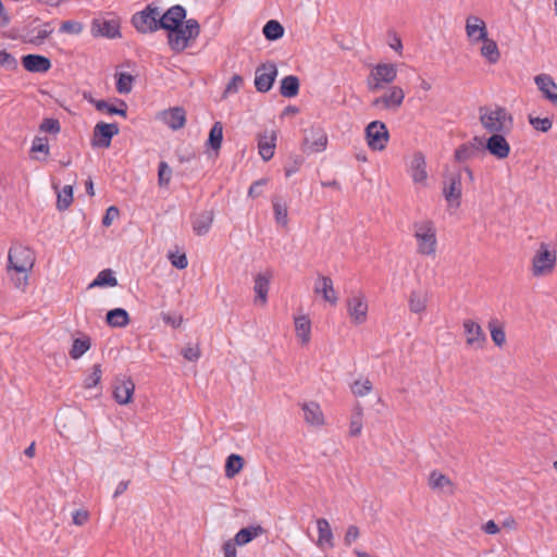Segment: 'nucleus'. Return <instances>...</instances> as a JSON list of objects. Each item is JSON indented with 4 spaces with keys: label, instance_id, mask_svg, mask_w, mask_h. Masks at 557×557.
Returning <instances> with one entry per match:
<instances>
[{
    "label": "nucleus",
    "instance_id": "nucleus-43",
    "mask_svg": "<svg viewBox=\"0 0 557 557\" xmlns=\"http://www.w3.org/2000/svg\"><path fill=\"white\" fill-rule=\"evenodd\" d=\"M481 41H483V46L481 48L482 55L485 57L490 63H495L499 59V50L496 42L487 37H485V39H481Z\"/></svg>",
    "mask_w": 557,
    "mask_h": 557
},
{
    "label": "nucleus",
    "instance_id": "nucleus-61",
    "mask_svg": "<svg viewBox=\"0 0 557 557\" xmlns=\"http://www.w3.org/2000/svg\"><path fill=\"white\" fill-rule=\"evenodd\" d=\"M52 32H53V28L51 27V24L45 23L44 29L39 30L38 34L34 38L29 39V41L33 44H37V45L41 44L46 38H48L51 35Z\"/></svg>",
    "mask_w": 557,
    "mask_h": 557
},
{
    "label": "nucleus",
    "instance_id": "nucleus-38",
    "mask_svg": "<svg viewBox=\"0 0 557 557\" xmlns=\"http://www.w3.org/2000/svg\"><path fill=\"white\" fill-rule=\"evenodd\" d=\"M480 153L478 152V148L469 146L467 143L458 146L454 152V159L458 163L467 162L471 159H474Z\"/></svg>",
    "mask_w": 557,
    "mask_h": 557
},
{
    "label": "nucleus",
    "instance_id": "nucleus-49",
    "mask_svg": "<svg viewBox=\"0 0 557 557\" xmlns=\"http://www.w3.org/2000/svg\"><path fill=\"white\" fill-rule=\"evenodd\" d=\"M362 430V409L360 406L356 408V412L351 417L349 434L351 436L360 435Z\"/></svg>",
    "mask_w": 557,
    "mask_h": 557
},
{
    "label": "nucleus",
    "instance_id": "nucleus-62",
    "mask_svg": "<svg viewBox=\"0 0 557 557\" xmlns=\"http://www.w3.org/2000/svg\"><path fill=\"white\" fill-rule=\"evenodd\" d=\"M183 357L188 361H197L200 357V348L199 345L188 346L182 351Z\"/></svg>",
    "mask_w": 557,
    "mask_h": 557
},
{
    "label": "nucleus",
    "instance_id": "nucleus-50",
    "mask_svg": "<svg viewBox=\"0 0 557 557\" xmlns=\"http://www.w3.org/2000/svg\"><path fill=\"white\" fill-rule=\"evenodd\" d=\"M243 85L244 78L240 75L235 74L227 83L223 91L222 98L225 99L228 95L237 94Z\"/></svg>",
    "mask_w": 557,
    "mask_h": 557
},
{
    "label": "nucleus",
    "instance_id": "nucleus-22",
    "mask_svg": "<svg viewBox=\"0 0 557 557\" xmlns=\"http://www.w3.org/2000/svg\"><path fill=\"white\" fill-rule=\"evenodd\" d=\"M267 530L260 525H249L240 529L234 536L238 546H244L252 542L256 537L264 534Z\"/></svg>",
    "mask_w": 557,
    "mask_h": 557
},
{
    "label": "nucleus",
    "instance_id": "nucleus-3",
    "mask_svg": "<svg viewBox=\"0 0 557 557\" xmlns=\"http://www.w3.org/2000/svg\"><path fill=\"white\" fill-rule=\"evenodd\" d=\"M132 24L141 34L162 29L160 27L162 25L160 22V9L153 3L148 4L143 11L136 12L132 16Z\"/></svg>",
    "mask_w": 557,
    "mask_h": 557
},
{
    "label": "nucleus",
    "instance_id": "nucleus-34",
    "mask_svg": "<svg viewBox=\"0 0 557 557\" xmlns=\"http://www.w3.org/2000/svg\"><path fill=\"white\" fill-rule=\"evenodd\" d=\"M317 527L319 533L318 545H322L325 542L330 547H333V532L329 521L325 518H319Z\"/></svg>",
    "mask_w": 557,
    "mask_h": 557
},
{
    "label": "nucleus",
    "instance_id": "nucleus-8",
    "mask_svg": "<svg viewBox=\"0 0 557 557\" xmlns=\"http://www.w3.org/2000/svg\"><path fill=\"white\" fill-rule=\"evenodd\" d=\"M556 264V252L549 251L545 244H541L540 249L532 260L533 275L539 276L550 272Z\"/></svg>",
    "mask_w": 557,
    "mask_h": 557
},
{
    "label": "nucleus",
    "instance_id": "nucleus-60",
    "mask_svg": "<svg viewBox=\"0 0 557 557\" xmlns=\"http://www.w3.org/2000/svg\"><path fill=\"white\" fill-rule=\"evenodd\" d=\"M10 273H11V280L16 288L24 289L27 286L28 272L20 273V275H17L16 272H10Z\"/></svg>",
    "mask_w": 557,
    "mask_h": 557
},
{
    "label": "nucleus",
    "instance_id": "nucleus-25",
    "mask_svg": "<svg viewBox=\"0 0 557 557\" xmlns=\"http://www.w3.org/2000/svg\"><path fill=\"white\" fill-rule=\"evenodd\" d=\"M302 410L305 413V420L307 423L311 425H323L324 417L323 412L320 408V405L315 401L306 403L302 405Z\"/></svg>",
    "mask_w": 557,
    "mask_h": 557
},
{
    "label": "nucleus",
    "instance_id": "nucleus-63",
    "mask_svg": "<svg viewBox=\"0 0 557 557\" xmlns=\"http://www.w3.org/2000/svg\"><path fill=\"white\" fill-rule=\"evenodd\" d=\"M360 535L359 528L357 525H349L344 536V543L346 546H350Z\"/></svg>",
    "mask_w": 557,
    "mask_h": 557
},
{
    "label": "nucleus",
    "instance_id": "nucleus-10",
    "mask_svg": "<svg viewBox=\"0 0 557 557\" xmlns=\"http://www.w3.org/2000/svg\"><path fill=\"white\" fill-rule=\"evenodd\" d=\"M443 195L445 200L453 207L460 206L462 185L460 171L448 175L444 181Z\"/></svg>",
    "mask_w": 557,
    "mask_h": 557
},
{
    "label": "nucleus",
    "instance_id": "nucleus-15",
    "mask_svg": "<svg viewBox=\"0 0 557 557\" xmlns=\"http://www.w3.org/2000/svg\"><path fill=\"white\" fill-rule=\"evenodd\" d=\"M159 116L173 131H178L186 124V111L183 107L163 110Z\"/></svg>",
    "mask_w": 557,
    "mask_h": 557
},
{
    "label": "nucleus",
    "instance_id": "nucleus-39",
    "mask_svg": "<svg viewBox=\"0 0 557 557\" xmlns=\"http://www.w3.org/2000/svg\"><path fill=\"white\" fill-rule=\"evenodd\" d=\"M278 72H262L255 78V86L259 92H268L276 78Z\"/></svg>",
    "mask_w": 557,
    "mask_h": 557
},
{
    "label": "nucleus",
    "instance_id": "nucleus-51",
    "mask_svg": "<svg viewBox=\"0 0 557 557\" xmlns=\"http://www.w3.org/2000/svg\"><path fill=\"white\" fill-rule=\"evenodd\" d=\"M32 152H41L45 154L42 160H46V158L49 154V144L47 137H35L32 145ZM36 159L41 160V158L37 157Z\"/></svg>",
    "mask_w": 557,
    "mask_h": 557
},
{
    "label": "nucleus",
    "instance_id": "nucleus-14",
    "mask_svg": "<svg viewBox=\"0 0 557 557\" xmlns=\"http://www.w3.org/2000/svg\"><path fill=\"white\" fill-rule=\"evenodd\" d=\"M186 9L181 4L169 8L163 14L160 13V22L162 29L172 28L174 26L184 25L186 20Z\"/></svg>",
    "mask_w": 557,
    "mask_h": 557
},
{
    "label": "nucleus",
    "instance_id": "nucleus-44",
    "mask_svg": "<svg viewBox=\"0 0 557 557\" xmlns=\"http://www.w3.org/2000/svg\"><path fill=\"white\" fill-rule=\"evenodd\" d=\"M117 285V280L116 277L113 275V272L112 270L110 269H106V270H102L98 276L95 278V281L89 285V287H95V286H100V287H103V286H109V287H114Z\"/></svg>",
    "mask_w": 557,
    "mask_h": 557
},
{
    "label": "nucleus",
    "instance_id": "nucleus-64",
    "mask_svg": "<svg viewBox=\"0 0 557 557\" xmlns=\"http://www.w3.org/2000/svg\"><path fill=\"white\" fill-rule=\"evenodd\" d=\"M236 546H238V544L236 543L235 539L226 541L222 546L224 556L225 557H237Z\"/></svg>",
    "mask_w": 557,
    "mask_h": 557
},
{
    "label": "nucleus",
    "instance_id": "nucleus-57",
    "mask_svg": "<svg viewBox=\"0 0 557 557\" xmlns=\"http://www.w3.org/2000/svg\"><path fill=\"white\" fill-rule=\"evenodd\" d=\"M372 389V383L369 380L364 381H356L352 386L351 391L354 395L356 396H364Z\"/></svg>",
    "mask_w": 557,
    "mask_h": 557
},
{
    "label": "nucleus",
    "instance_id": "nucleus-5",
    "mask_svg": "<svg viewBox=\"0 0 557 557\" xmlns=\"http://www.w3.org/2000/svg\"><path fill=\"white\" fill-rule=\"evenodd\" d=\"M34 263V252L29 248L22 245L10 248L8 258L9 272H16L17 275L23 272H29Z\"/></svg>",
    "mask_w": 557,
    "mask_h": 557
},
{
    "label": "nucleus",
    "instance_id": "nucleus-9",
    "mask_svg": "<svg viewBox=\"0 0 557 557\" xmlns=\"http://www.w3.org/2000/svg\"><path fill=\"white\" fill-rule=\"evenodd\" d=\"M120 133L116 123L99 122L94 128L91 145L94 147L109 148L112 138Z\"/></svg>",
    "mask_w": 557,
    "mask_h": 557
},
{
    "label": "nucleus",
    "instance_id": "nucleus-29",
    "mask_svg": "<svg viewBox=\"0 0 557 557\" xmlns=\"http://www.w3.org/2000/svg\"><path fill=\"white\" fill-rule=\"evenodd\" d=\"M275 140H276V135L274 132H272L270 137H268L267 135H263V136L260 135L259 141H258V148H259V153L264 161H269L270 159H272V157L274 154V149H275Z\"/></svg>",
    "mask_w": 557,
    "mask_h": 557
},
{
    "label": "nucleus",
    "instance_id": "nucleus-16",
    "mask_svg": "<svg viewBox=\"0 0 557 557\" xmlns=\"http://www.w3.org/2000/svg\"><path fill=\"white\" fill-rule=\"evenodd\" d=\"M135 391V383L131 377L117 380L114 389L113 397L120 405H127L132 401Z\"/></svg>",
    "mask_w": 557,
    "mask_h": 557
},
{
    "label": "nucleus",
    "instance_id": "nucleus-55",
    "mask_svg": "<svg viewBox=\"0 0 557 557\" xmlns=\"http://www.w3.org/2000/svg\"><path fill=\"white\" fill-rule=\"evenodd\" d=\"M0 66L5 67L7 70H16L17 69L16 59L11 53H8L4 49H1V48H0Z\"/></svg>",
    "mask_w": 557,
    "mask_h": 557
},
{
    "label": "nucleus",
    "instance_id": "nucleus-45",
    "mask_svg": "<svg viewBox=\"0 0 557 557\" xmlns=\"http://www.w3.org/2000/svg\"><path fill=\"white\" fill-rule=\"evenodd\" d=\"M73 202V186L65 185L61 191L58 193L57 208L59 211L66 210Z\"/></svg>",
    "mask_w": 557,
    "mask_h": 557
},
{
    "label": "nucleus",
    "instance_id": "nucleus-46",
    "mask_svg": "<svg viewBox=\"0 0 557 557\" xmlns=\"http://www.w3.org/2000/svg\"><path fill=\"white\" fill-rule=\"evenodd\" d=\"M172 177V169L165 161H161L158 168V185L160 187H166L170 184Z\"/></svg>",
    "mask_w": 557,
    "mask_h": 557
},
{
    "label": "nucleus",
    "instance_id": "nucleus-17",
    "mask_svg": "<svg viewBox=\"0 0 557 557\" xmlns=\"http://www.w3.org/2000/svg\"><path fill=\"white\" fill-rule=\"evenodd\" d=\"M347 306L354 323L361 324L367 320L368 304L363 295L360 294L348 299Z\"/></svg>",
    "mask_w": 557,
    "mask_h": 557
},
{
    "label": "nucleus",
    "instance_id": "nucleus-56",
    "mask_svg": "<svg viewBox=\"0 0 557 557\" xmlns=\"http://www.w3.org/2000/svg\"><path fill=\"white\" fill-rule=\"evenodd\" d=\"M83 30V24L76 21H64L60 26L61 33L77 35Z\"/></svg>",
    "mask_w": 557,
    "mask_h": 557
},
{
    "label": "nucleus",
    "instance_id": "nucleus-58",
    "mask_svg": "<svg viewBox=\"0 0 557 557\" xmlns=\"http://www.w3.org/2000/svg\"><path fill=\"white\" fill-rule=\"evenodd\" d=\"M169 259L171 261V264L178 270H184L188 265V260L185 253L170 252Z\"/></svg>",
    "mask_w": 557,
    "mask_h": 557
},
{
    "label": "nucleus",
    "instance_id": "nucleus-28",
    "mask_svg": "<svg viewBox=\"0 0 557 557\" xmlns=\"http://www.w3.org/2000/svg\"><path fill=\"white\" fill-rule=\"evenodd\" d=\"M106 321L112 327H124L129 323L131 319L125 309L115 308L107 312Z\"/></svg>",
    "mask_w": 557,
    "mask_h": 557
},
{
    "label": "nucleus",
    "instance_id": "nucleus-27",
    "mask_svg": "<svg viewBox=\"0 0 557 557\" xmlns=\"http://www.w3.org/2000/svg\"><path fill=\"white\" fill-rule=\"evenodd\" d=\"M319 281L322 283V285L320 286L319 284H317L314 287V292L317 294H322L323 299L325 301H329L330 304L335 305L337 302L338 298H337L336 292L334 290L333 282H332L331 277L322 275L319 277Z\"/></svg>",
    "mask_w": 557,
    "mask_h": 557
},
{
    "label": "nucleus",
    "instance_id": "nucleus-37",
    "mask_svg": "<svg viewBox=\"0 0 557 557\" xmlns=\"http://www.w3.org/2000/svg\"><path fill=\"white\" fill-rule=\"evenodd\" d=\"M91 339L87 335L75 338L70 350V357L74 360L79 359L85 352L90 349Z\"/></svg>",
    "mask_w": 557,
    "mask_h": 557
},
{
    "label": "nucleus",
    "instance_id": "nucleus-31",
    "mask_svg": "<svg viewBox=\"0 0 557 557\" xmlns=\"http://www.w3.org/2000/svg\"><path fill=\"white\" fill-rule=\"evenodd\" d=\"M295 331L301 344H308L310 342L311 334V322L308 317L300 315L295 318Z\"/></svg>",
    "mask_w": 557,
    "mask_h": 557
},
{
    "label": "nucleus",
    "instance_id": "nucleus-20",
    "mask_svg": "<svg viewBox=\"0 0 557 557\" xmlns=\"http://www.w3.org/2000/svg\"><path fill=\"white\" fill-rule=\"evenodd\" d=\"M534 81L544 97L557 103V84L553 78L547 74H540L534 78Z\"/></svg>",
    "mask_w": 557,
    "mask_h": 557
},
{
    "label": "nucleus",
    "instance_id": "nucleus-21",
    "mask_svg": "<svg viewBox=\"0 0 557 557\" xmlns=\"http://www.w3.org/2000/svg\"><path fill=\"white\" fill-rule=\"evenodd\" d=\"M214 220L213 210L203 211L193 218L191 225L194 232L201 236L209 232Z\"/></svg>",
    "mask_w": 557,
    "mask_h": 557
},
{
    "label": "nucleus",
    "instance_id": "nucleus-53",
    "mask_svg": "<svg viewBox=\"0 0 557 557\" xmlns=\"http://www.w3.org/2000/svg\"><path fill=\"white\" fill-rule=\"evenodd\" d=\"M40 132L49 133V134H58L61 131V125L58 119L46 117L42 120L40 126Z\"/></svg>",
    "mask_w": 557,
    "mask_h": 557
},
{
    "label": "nucleus",
    "instance_id": "nucleus-4",
    "mask_svg": "<svg viewBox=\"0 0 557 557\" xmlns=\"http://www.w3.org/2000/svg\"><path fill=\"white\" fill-rule=\"evenodd\" d=\"M414 237L418 242V252L421 255H434L436 248V231L432 221L416 222Z\"/></svg>",
    "mask_w": 557,
    "mask_h": 557
},
{
    "label": "nucleus",
    "instance_id": "nucleus-54",
    "mask_svg": "<svg viewBox=\"0 0 557 557\" xmlns=\"http://www.w3.org/2000/svg\"><path fill=\"white\" fill-rule=\"evenodd\" d=\"M101 374H102L101 366L95 364L92 367V372L84 380V386L86 388H91V387L97 386L101 380Z\"/></svg>",
    "mask_w": 557,
    "mask_h": 557
},
{
    "label": "nucleus",
    "instance_id": "nucleus-30",
    "mask_svg": "<svg viewBox=\"0 0 557 557\" xmlns=\"http://www.w3.org/2000/svg\"><path fill=\"white\" fill-rule=\"evenodd\" d=\"M299 78L288 75L281 81L280 94L285 98H293L299 92Z\"/></svg>",
    "mask_w": 557,
    "mask_h": 557
},
{
    "label": "nucleus",
    "instance_id": "nucleus-59",
    "mask_svg": "<svg viewBox=\"0 0 557 557\" xmlns=\"http://www.w3.org/2000/svg\"><path fill=\"white\" fill-rule=\"evenodd\" d=\"M119 215H120V210H119V208H117V207H115V206H110V207L107 209V211H106V213H104V215H103V218H102V225H103V226H106V227L110 226V225L112 224V222H113L115 219H117V218H119Z\"/></svg>",
    "mask_w": 557,
    "mask_h": 557
},
{
    "label": "nucleus",
    "instance_id": "nucleus-2",
    "mask_svg": "<svg viewBox=\"0 0 557 557\" xmlns=\"http://www.w3.org/2000/svg\"><path fill=\"white\" fill-rule=\"evenodd\" d=\"M168 42L173 51L181 52L188 47L189 40L196 39L200 34V25L197 20L189 18L184 25L165 29Z\"/></svg>",
    "mask_w": 557,
    "mask_h": 557
},
{
    "label": "nucleus",
    "instance_id": "nucleus-47",
    "mask_svg": "<svg viewBox=\"0 0 557 557\" xmlns=\"http://www.w3.org/2000/svg\"><path fill=\"white\" fill-rule=\"evenodd\" d=\"M488 327L492 341L496 346L502 347L506 342V334L503 326L496 325V321L493 320L488 323Z\"/></svg>",
    "mask_w": 557,
    "mask_h": 557
},
{
    "label": "nucleus",
    "instance_id": "nucleus-23",
    "mask_svg": "<svg viewBox=\"0 0 557 557\" xmlns=\"http://www.w3.org/2000/svg\"><path fill=\"white\" fill-rule=\"evenodd\" d=\"M22 65L24 70H50L51 60L41 54H25L22 57Z\"/></svg>",
    "mask_w": 557,
    "mask_h": 557
},
{
    "label": "nucleus",
    "instance_id": "nucleus-12",
    "mask_svg": "<svg viewBox=\"0 0 557 557\" xmlns=\"http://www.w3.org/2000/svg\"><path fill=\"white\" fill-rule=\"evenodd\" d=\"M462 325L467 336V345L475 349L483 348L486 343V336L480 324L468 319L463 321Z\"/></svg>",
    "mask_w": 557,
    "mask_h": 557
},
{
    "label": "nucleus",
    "instance_id": "nucleus-41",
    "mask_svg": "<svg viewBox=\"0 0 557 557\" xmlns=\"http://www.w3.org/2000/svg\"><path fill=\"white\" fill-rule=\"evenodd\" d=\"M426 293L412 290L409 297V309L413 313H421L426 308Z\"/></svg>",
    "mask_w": 557,
    "mask_h": 557
},
{
    "label": "nucleus",
    "instance_id": "nucleus-1",
    "mask_svg": "<svg viewBox=\"0 0 557 557\" xmlns=\"http://www.w3.org/2000/svg\"><path fill=\"white\" fill-rule=\"evenodd\" d=\"M479 119L483 128L490 134L498 132L510 133L513 127L511 113L498 104L480 107Z\"/></svg>",
    "mask_w": 557,
    "mask_h": 557
},
{
    "label": "nucleus",
    "instance_id": "nucleus-11",
    "mask_svg": "<svg viewBox=\"0 0 557 557\" xmlns=\"http://www.w3.org/2000/svg\"><path fill=\"white\" fill-rule=\"evenodd\" d=\"M509 133H493L485 140V152L487 151L491 156L503 160L506 159L510 153V145L505 138Z\"/></svg>",
    "mask_w": 557,
    "mask_h": 557
},
{
    "label": "nucleus",
    "instance_id": "nucleus-6",
    "mask_svg": "<svg viewBox=\"0 0 557 557\" xmlns=\"http://www.w3.org/2000/svg\"><path fill=\"white\" fill-rule=\"evenodd\" d=\"M329 137L320 125H312L304 131L301 150L307 154L319 153L326 149Z\"/></svg>",
    "mask_w": 557,
    "mask_h": 557
},
{
    "label": "nucleus",
    "instance_id": "nucleus-24",
    "mask_svg": "<svg viewBox=\"0 0 557 557\" xmlns=\"http://www.w3.org/2000/svg\"><path fill=\"white\" fill-rule=\"evenodd\" d=\"M466 30L470 38H474L478 41L487 37L485 23L476 16H469L467 18Z\"/></svg>",
    "mask_w": 557,
    "mask_h": 557
},
{
    "label": "nucleus",
    "instance_id": "nucleus-19",
    "mask_svg": "<svg viewBox=\"0 0 557 557\" xmlns=\"http://www.w3.org/2000/svg\"><path fill=\"white\" fill-rule=\"evenodd\" d=\"M273 276L271 270H267L263 273H258L255 276V286L253 290L256 293L255 302L260 301L261 305H264L268 300V293L270 288V282Z\"/></svg>",
    "mask_w": 557,
    "mask_h": 557
},
{
    "label": "nucleus",
    "instance_id": "nucleus-26",
    "mask_svg": "<svg viewBox=\"0 0 557 557\" xmlns=\"http://www.w3.org/2000/svg\"><path fill=\"white\" fill-rule=\"evenodd\" d=\"M397 72H370L367 83L372 91L383 88L384 84H389L396 78Z\"/></svg>",
    "mask_w": 557,
    "mask_h": 557
},
{
    "label": "nucleus",
    "instance_id": "nucleus-40",
    "mask_svg": "<svg viewBox=\"0 0 557 557\" xmlns=\"http://www.w3.org/2000/svg\"><path fill=\"white\" fill-rule=\"evenodd\" d=\"M274 218L277 224L286 226L288 224L287 205L278 196L272 198Z\"/></svg>",
    "mask_w": 557,
    "mask_h": 557
},
{
    "label": "nucleus",
    "instance_id": "nucleus-52",
    "mask_svg": "<svg viewBox=\"0 0 557 557\" xmlns=\"http://www.w3.org/2000/svg\"><path fill=\"white\" fill-rule=\"evenodd\" d=\"M529 122L534 129L543 133H547L553 126V121L549 117H534L529 115Z\"/></svg>",
    "mask_w": 557,
    "mask_h": 557
},
{
    "label": "nucleus",
    "instance_id": "nucleus-18",
    "mask_svg": "<svg viewBox=\"0 0 557 557\" xmlns=\"http://www.w3.org/2000/svg\"><path fill=\"white\" fill-rule=\"evenodd\" d=\"M409 172L413 183H424L428 180L425 156L421 151H416L409 165Z\"/></svg>",
    "mask_w": 557,
    "mask_h": 557
},
{
    "label": "nucleus",
    "instance_id": "nucleus-33",
    "mask_svg": "<svg viewBox=\"0 0 557 557\" xmlns=\"http://www.w3.org/2000/svg\"><path fill=\"white\" fill-rule=\"evenodd\" d=\"M222 141H223V125L221 122L218 121L212 125V127L209 132V137L207 139L206 145L209 148H211L212 150L218 152L221 149Z\"/></svg>",
    "mask_w": 557,
    "mask_h": 557
},
{
    "label": "nucleus",
    "instance_id": "nucleus-36",
    "mask_svg": "<svg viewBox=\"0 0 557 557\" xmlns=\"http://www.w3.org/2000/svg\"><path fill=\"white\" fill-rule=\"evenodd\" d=\"M404 91L401 88L394 87L389 94H385L381 98H376L373 101V104L376 106L380 102H383L385 107H399L404 100Z\"/></svg>",
    "mask_w": 557,
    "mask_h": 557
},
{
    "label": "nucleus",
    "instance_id": "nucleus-48",
    "mask_svg": "<svg viewBox=\"0 0 557 557\" xmlns=\"http://www.w3.org/2000/svg\"><path fill=\"white\" fill-rule=\"evenodd\" d=\"M429 485L432 488H443L446 485H451V481L445 474L434 470L430 473Z\"/></svg>",
    "mask_w": 557,
    "mask_h": 557
},
{
    "label": "nucleus",
    "instance_id": "nucleus-7",
    "mask_svg": "<svg viewBox=\"0 0 557 557\" xmlns=\"http://www.w3.org/2000/svg\"><path fill=\"white\" fill-rule=\"evenodd\" d=\"M366 139L368 146L374 151H382L385 149L389 133L386 124L381 121H372L366 127Z\"/></svg>",
    "mask_w": 557,
    "mask_h": 557
},
{
    "label": "nucleus",
    "instance_id": "nucleus-13",
    "mask_svg": "<svg viewBox=\"0 0 557 557\" xmlns=\"http://www.w3.org/2000/svg\"><path fill=\"white\" fill-rule=\"evenodd\" d=\"M91 34L95 37L102 36L111 39L120 37V23L115 20L94 18Z\"/></svg>",
    "mask_w": 557,
    "mask_h": 557
},
{
    "label": "nucleus",
    "instance_id": "nucleus-32",
    "mask_svg": "<svg viewBox=\"0 0 557 557\" xmlns=\"http://www.w3.org/2000/svg\"><path fill=\"white\" fill-rule=\"evenodd\" d=\"M245 466V459L237 454H231L225 461V476L228 479L237 475Z\"/></svg>",
    "mask_w": 557,
    "mask_h": 557
},
{
    "label": "nucleus",
    "instance_id": "nucleus-35",
    "mask_svg": "<svg viewBox=\"0 0 557 557\" xmlns=\"http://www.w3.org/2000/svg\"><path fill=\"white\" fill-rule=\"evenodd\" d=\"M262 33L267 40L275 41L283 37L284 27L278 21L270 20L264 24Z\"/></svg>",
    "mask_w": 557,
    "mask_h": 557
},
{
    "label": "nucleus",
    "instance_id": "nucleus-42",
    "mask_svg": "<svg viewBox=\"0 0 557 557\" xmlns=\"http://www.w3.org/2000/svg\"><path fill=\"white\" fill-rule=\"evenodd\" d=\"M115 87L116 91L121 95H127L133 89L134 76L128 74L127 72H117L116 75Z\"/></svg>",
    "mask_w": 557,
    "mask_h": 557
}]
</instances>
